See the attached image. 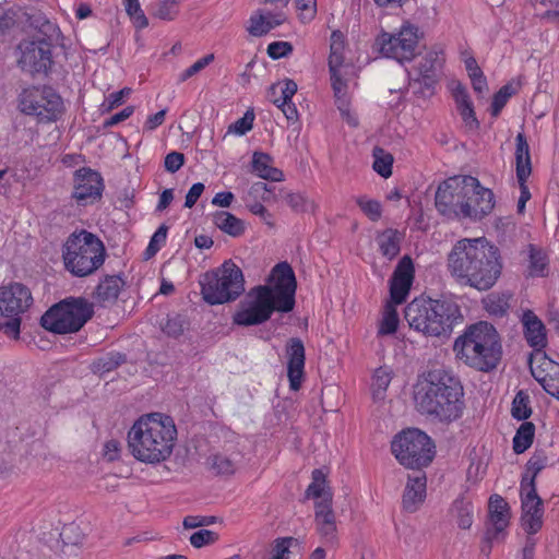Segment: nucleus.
I'll use <instances>...</instances> for the list:
<instances>
[{
	"label": "nucleus",
	"mask_w": 559,
	"mask_h": 559,
	"mask_svg": "<svg viewBox=\"0 0 559 559\" xmlns=\"http://www.w3.org/2000/svg\"><path fill=\"white\" fill-rule=\"evenodd\" d=\"M448 271L455 281L477 290H488L502 272L499 249L485 238H464L448 254Z\"/></svg>",
	"instance_id": "1"
},
{
	"label": "nucleus",
	"mask_w": 559,
	"mask_h": 559,
	"mask_svg": "<svg viewBox=\"0 0 559 559\" xmlns=\"http://www.w3.org/2000/svg\"><path fill=\"white\" fill-rule=\"evenodd\" d=\"M461 381L450 371L429 370L416 385L414 400L417 409L443 424L460 419L465 408Z\"/></svg>",
	"instance_id": "2"
},
{
	"label": "nucleus",
	"mask_w": 559,
	"mask_h": 559,
	"mask_svg": "<svg viewBox=\"0 0 559 559\" xmlns=\"http://www.w3.org/2000/svg\"><path fill=\"white\" fill-rule=\"evenodd\" d=\"M177 429L170 416L160 413L140 417L128 432V447L140 462L156 464L167 460L175 445Z\"/></svg>",
	"instance_id": "3"
},
{
	"label": "nucleus",
	"mask_w": 559,
	"mask_h": 559,
	"mask_svg": "<svg viewBox=\"0 0 559 559\" xmlns=\"http://www.w3.org/2000/svg\"><path fill=\"white\" fill-rule=\"evenodd\" d=\"M455 358L479 372H491L502 359V341L493 324L479 321L468 325L453 344Z\"/></svg>",
	"instance_id": "4"
},
{
	"label": "nucleus",
	"mask_w": 559,
	"mask_h": 559,
	"mask_svg": "<svg viewBox=\"0 0 559 559\" xmlns=\"http://www.w3.org/2000/svg\"><path fill=\"white\" fill-rule=\"evenodd\" d=\"M404 318L412 329L435 337L449 336L463 319L456 302L431 298H415L406 306Z\"/></svg>",
	"instance_id": "5"
},
{
	"label": "nucleus",
	"mask_w": 559,
	"mask_h": 559,
	"mask_svg": "<svg viewBox=\"0 0 559 559\" xmlns=\"http://www.w3.org/2000/svg\"><path fill=\"white\" fill-rule=\"evenodd\" d=\"M106 257L104 242L86 229L74 230L62 245L64 269L76 277L93 274L104 264Z\"/></svg>",
	"instance_id": "6"
},
{
	"label": "nucleus",
	"mask_w": 559,
	"mask_h": 559,
	"mask_svg": "<svg viewBox=\"0 0 559 559\" xmlns=\"http://www.w3.org/2000/svg\"><path fill=\"white\" fill-rule=\"evenodd\" d=\"M94 316V306L83 297H68L51 306L40 318L41 326L55 334L80 331Z\"/></svg>",
	"instance_id": "7"
},
{
	"label": "nucleus",
	"mask_w": 559,
	"mask_h": 559,
	"mask_svg": "<svg viewBox=\"0 0 559 559\" xmlns=\"http://www.w3.org/2000/svg\"><path fill=\"white\" fill-rule=\"evenodd\" d=\"M201 294L209 305H223L236 300L245 292L243 273L231 261L206 272L200 280Z\"/></svg>",
	"instance_id": "8"
},
{
	"label": "nucleus",
	"mask_w": 559,
	"mask_h": 559,
	"mask_svg": "<svg viewBox=\"0 0 559 559\" xmlns=\"http://www.w3.org/2000/svg\"><path fill=\"white\" fill-rule=\"evenodd\" d=\"M477 186V178L472 176H454L442 181L435 195V205L440 215L447 219L471 218V192Z\"/></svg>",
	"instance_id": "9"
},
{
	"label": "nucleus",
	"mask_w": 559,
	"mask_h": 559,
	"mask_svg": "<svg viewBox=\"0 0 559 559\" xmlns=\"http://www.w3.org/2000/svg\"><path fill=\"white\" fill-rule=\"evenodd\" d=\"M435 448L431 438L417 428L401 431L391 442L392 453L399 463L416 471H421L432 462Z\"/></svg>",
	"instance_id": "10"
},
{
	"label": "nucleus",
	"mask_w": 559,
	"mask_h": 559,
	"mask_svg": "<svg viewBox=\"0 0 559 559\" xmlns=\"http://www.w3.org/2000/svg\"><path fill=\"white\" fill-rule=\"evenodd\" d=\"M275 311L282 312L280 301L271 294L270 286L258 285L240 301L233 322L240 326L259 325L270 320Z\"/></svg>",
	"instance_id": "11"
},
{
	"label": "nucleus",
	"mask_w": 559,
	"mask_h": 559,
	"mask_svg": "<svg viewBox=\"0 0 559 559\" xmlns=\"http://www.w3.org/2000/svg\"><path fill=\"white\" fill-rule=\"evenodd\" d=\"M33 302L31 290L20 283L0 286V330L14 338L19 337L22 314Z\"/></svg>",
	"instance_id": "12"
},
{
	"label": "nucleus",
	"mask_w": 559,
	"mask_h": 559,
	"mask_svg": "<svg viewBox=\"0 0 559 559\" xmlns=\"http://www.w3.org/2000/svg\"><path fill=\"white\" fill-rule=\"evenodd\" d=\"M19 107L25 115L33 116L38 122L57 121L63 110L61 96L51 87H31L20 95Z\"/></svg>",
	"instance_id": "13"
},
{
	"label": "nucleus",
	"mask_w": 559,
	"mask_h": 559,
	"mask_svg": "<svg viewBox=\"0 0 559 559\" xmlns=\"http://www.w3.org/2000/svg\"><path fill=\"white\" fill-rule=\"evenodd\" d=\"M418 40V27L411 23H405L397 34L382 32L376 38L374 46L382 56L403 62L415 58Z\"/></svg>",
	"instance_id": "14"
},
{
	"label": "nucleus",
	"mask_w": 559,
	"mask_h": 559,
	"mask_svg": "<svg viewBox=\"0 0 559 559\" xmlns=\"http://www.w3.org/2000/svg\"><path fill=\"white\" fill-rule=\"evenodd\" d=\"M269 281L273 283V285H269L271 294L280 301L282 312H290L296 304L297 288L293 267L287 262L277 263L273 267Z\"/></svg>",
	"instance_id": "15"
},
{
	"label": "nucleus",
	"mask_w": 559,
	"mask_h": 559,
	"mask_svg": "<svg viewBox=\"0 0 559 559\" xmlns=\"http://www.w3.org/2000/svg\"><path fill=\"white\" fill-rule=\"evenodd\" d=\"M103 190L104 180L98 171L90 167L75 170L71 197L79 205L93 204L102 198Z\"/></svg>",
	"instance_id": "16"
},
{
	"label": "nucleus",
	"mask_w": 559,
	"mask_h": 559,
	"mask_svg": "<svg viewBox=\"0 0 559 559\" xmlns=\"http://www.w3.org/2000/svg\"><path fill=\"white\" fill-rule=\"evenodd\" d=\"M21 57L19 64L23 71L35 73H47L52 66L51 47L45 41L36 39L23 40L19 45Z\"/></svg>",
	"instance_id": "17"
},
{
	"label": "nucleus",
	"mask_w": 559,
	"mask_h": 559,
	"mask_svg": "<svg viewBox=\"0 0 559 559\" xmlns=\"http://www.w3.org/2000/svg\"><path fill=\"white\" fill-rule=\"evenodd\" d=\"M522 526L530 534H536L543 526L544 502L536 486L520 484Z\"/></svg>",
	"instance_id": "18"
},
{
	"label": "nucleus",
	"mask_w": 559,
	"mask_h": 559,
	"mask_svg": "<svg viewBox=\"0 0 559 559\" xmlns=\"http://www.w3.org/2000/svg\"><path fill=\"white\" fill-rule=\"evenodd\" d=\"M287 354V377L289 380V388L293 391H298L301 386L304 379L305 368V346L300 338L293 337L286 345Z\"/></svg>",
	"instance_id": "19"
},
{
	"label": "nucleus",
	"mask_w": 559,
	"mask_h": 559,
	"mask_svg": "<svg viewBox=\"0 0 559 559\" xmlns=\"http://www.w3.org/2000/svg\"><path fill=\"white\" fill-rule=\"evenodd\" d=\"M314 521L317 532L326 546L334 547L337 544L335 514L329 499L317 501L314 504Z\"/></svg>",
	"instance_id": "20"
},
{
	"label": "nucleus",
	"mask_w": 559,
	"mask_h": 559,
	"mask_svg": "<svg viewBox=\"0 0 559 559\" xmlns=\"http://www.w3.org/2000/svg\"><path fill=\"white\" fill-rule=\"evenodd\" d=\"M524 337L527 344L534 348L533 358L544 354L547 346L546 328L543 321L532 311L525 310L522 316Z\"/></svg>",
	"instance_id": "21"
},
{
	"label": "nucleus",
	"mask_w": 559,
	"mask_h": 559,
	"mask_svg": "<svg viewBox=\"0 0 559 559\" xmlns=\"http://www.w3.org/2000/svg\"><path fill=\"white\" fill-rule=\"evenodd\" d=\"M426 490L427 477L425 472L416 471L414 475H408L402 499L403 509L409 513L416 512L425 501Z\"/></svg>",
	"instance_id": "22"
},
{
	"label": "nucleus",
	"mask_w": 559,
	"mask_h": 559,
	"mask_svg": "<svg viewBox=\"0 0 559 559\" xmlns=\"http://www.w3.org/2000/svg\"><path fill=\"white\" fill-rule=\"evenodd\" d=\"M286 21L283 12H270L258 10L249 19L247 31L250 35L261 37L266 35L271 29L282 25Z\"/></svg>",
	"instance_id": "23"
},
{
	"label": "nucleus",
	"mask_w": 559,
	"mask_h": 559,
	"mask_svg": "<svg viewBox=\"0 0 559 559\" xmlns=\"http://www.w3.org/2000/svg\"><path fill=\"white\" fill-rule=\"evenodd\" d=\"M469 200H465L466 204L471 207V218L481 219L488 215L495 206V195L490 189L483 187L477 180V186L474 191L468 195Z\"/></svg>",
	"instance_id": "24"
},
{
	"label": "nucleus",
	"mask_w": 559,
	"mask_h": 559,
	"mask_svg": "<svg viewBox=\"0 0 559 559\" xmlns=\"http://www.w3.org/2000/svg\"><path fill=\"white\" fill-rule=\"evenodd\" d=\"M530 369L534 379L543 386L544 379H551L554 382L559 381V364L551 360L544 353L537 358L530 356Z\"/></svg>",
	"instance_id": "25"
},
{
	"label": "nucleus",
	"mask_w": 559,
	"mask_h": 559,
	"mask_svg": "<svg viewBox=\"0 0 559 559\" xmlns=\"http://www.w3.org/2000/svg\"><path fill=\"white\" fill-rule=\"evenodd\" d=\"M515 173L518 181H527L532 174L530 145L523 133L515 138Z\"/></svg>",
	"instance_id": "26"
},
{
	"label": "nucleus",
	"mask_w": 559,
	"mask_h": 559,
	"mask_svg": "<svg viewBox=\"0 0 559 559\" xmlns=\"http://www.w3.org/2000/svg\"><path fill=\"white\" fill-rule=\"evenodd\" d=\"M551 462L545 449H535L534 453L525 465V472L522 475L521 484L536 486L537 475Z\"/></svg>",
	"instance_id": "27"
},
{
	"label": "nucleus",
	"mask_w": 559,
	"mask_h": 559,
	"mask_svg": "<svg viewBox=\"0 0 559 559\" xmlns=\"http://www.w3.org/2000/svg\"><path fill=\"white\" fill-rule=\"evenodd\" d=\"M403 238L404 235L394 228H386L378 234L377 242L382 255L389 260L394 259L400 253Z\"/></svg>",
	"instance_id": "28"
},
{
	"label": "nucleus",
	"mask_w": 559,
	"mask_h": 559,
	"mask_svg": "<svg viewBox=\"0 0 559 559\" xmlns=\"http://www.w3.org/2000/svg\"><path fill=\"white\" fill-rule=\"evenodd\" d=\"M511 299L509 292H492L483 299L484 309L492 317L502 318L508 314Z\"/></svg>",
	"instance_id": "29"
},
{
	"label": "nucleus",
	"mask_w": 559,
	"mask_h": 559,
	"mask_svg": "<svg viewBox=\"0 0 559 559\" xmlns=\"http://www.w3.org/2000/svg\"><path fill=\"white\" fill-rule=\"evenodd\" d=\"M212 221L218 229L231 237H240L246 230L243 221L226 211L215 212Z\"/></svg>",
	"instance_id": "30"
},
{
	"label": "nucleus",
	"mask_w": 559,
	"mask_h": 559,
	"mask_svg": "<svg viewBox=\"0 0 559 559\" xmlns=\"http://www.w3.org/2000/svg\"><path fill=\"white\" fill-rule=\"evenodd\" d=\"M271 162L272 158L269 154L254 152L252 156V170L264 180L281 181L283 179V173L273 167Z\"/></svg>",
	"instance_id": "31"
},
{
	"label": "nucleus",
	"mask_w": 559,
	"mask_h": 559,
	"mask_svg": "<svg viewBox=\"0 0 559 559\" xmlns=\"http://www.w3.org/2000/svg\"><path fill=\"white\" fill-rule=\"evenodd\" d=\"M311 479L312 480L305 492L306 498H321L320 501H325L328 500L329 497V502L332 503L333 495L330 487L328 486L326 474L323 472V469H313L311 474Z\"/></svg>",
	"instance_id": "32"
},
{
	"label": "nucleus",
	"mask_w": 559,
	"mask_h": 559,
	"mask_svg": "<svg viewBox=\"0 0 559 559\" xmlns=\"http://www.w3.org/2000/svg\"><path fill=\"white\" fill-rule=\"evenodd\" d=\"M123 285L122 280L119 276H106L104 281H102L94 293V297L99 302H114L121 290Z\"/></svg>",
	"instance_id": "33"
},
{
	"label": "nucleus",
	"mask_w": 559,
	"mask_h": 559,
	"mask_svg": "<svg viewBox=\"0 0 559 559\" xmlns=\"http://www.w3.org/2000/svg\"><path fill=\"white\" fill-rule=\"evenodd\" d=\"M488 513L490 524L509 525L510 507L501 496L492 495L489 498Z\"/></svg>",
	"instance_id": "34"
},
{
	"label": "nucleus",
	"mask_w": 559,
	"mask_h": 559,
	"mask_svg": "<svg viewBox=\"0 0 559 559\" xmlns=\"http://www.w3.org/2000/svg\"><path fill=\"white\" fill-rule=\"evenodd\" d=\"M127 361V356L119 352H109L93 360L91 370L94 373H108Z\"/></svg>",
	"instance_id": "35"
},
{
	"label": "nucleus",
	"mask_w": 559,
	"mask_h": 559,
	"mask_svg": "<svg viewBox=\"0 0 559 559\" xmlns=\"http://www.w3.org/2000/svg\"><path fill=\"white\" fill-rule=\"evenodd\" d=\"M345 37L341 31L331 34L329 71L340 70L344 63Z\"/></svg>",
	"instance_id": "36"
},
{
	"label": "nucleus",
	"mask_w": 559,
	"mask_h": 559,
	"mask_svg": "<svg viewBox=\"0 0 559 559\" xmlns=\"http://www.w3.org/2000/svg\"><path fill=\"white\" fill-rule=\"evenodd\" d=\"M535 436V425L531 421H524L518 428L513 438V451L516 454L524 453L533 443Z\"/></svg>",
	"instance_id": "37"
},
{
	"label": "nucleus",
	"mask_w": 559,
	"mask_h": 559,
	"mask_svg": "<svg viewBox=\"0 0 559 559\" xmlns=\"http://www.w3.org/2000/svg\"><path fill=\"white\" fill-rule=\"evenodd\" d=\"M330 76L337 108L346 112L348 110L347 82L342 79L340 70L330 71Z\"/></svg>",
	"instance_id": "38"
},
{
	"label": "nucleus",
	"mask_w": 559,
	"mask_h": 559,
	"mask_svg": "<svg viewBox=\"0 0 559 559\" xmlns=\"http://www.w3.org/2000/svg\"><path fill=\"white\" fill-rule=\"evenodd\" d=\"M207 462L211 469L217 475H231L236 471V461L230 455L224 453L212 454Z\"/></svg>",
	"instance_id": "39"
},
{
	"label": "nucleus",
	"mask_w": 559,
	"mask_h": 559,
	"mask_svg": "<svg viewBox=\"0 0 559 559\" xmlns=\"http://www.w3.org/2000/svg\"><path fill=\"white\" fill-rule=\"evenodd\" d=\"M452 511L455 513L459 527L468 530L473 524V506L464 499L453 502Z\"/></svg>",
	"instance_id": "40"
},
{
	"label": "nucleus",
	"mask_w": 559,
	"mask_h": 559,
	"mask_svg": "<svg viewBox=\"0 0 559 559\" xmlns=\"http://www.w3.org/2000/svg\"><path fill=\"white\" fill-rule=\"evenodd\" d=\"M512 417L518 420H525L532 414V408L530 406V396L524 391H519L512 402L511 408Z\"/></svg>",
	"instance_id": "41"
},
{
	"label": "nucleus",
	"mask_w": 559,
	"mask_h": 559,
	"mask_svg": "<svg viewBox=\"0 0 559 559\" xmlns=\"http://www.w3.org/2000/svg\"><path fill=\"white\" fill-rule=\"evenodd\" d=\"M189 322L182 314L168 316L162 330L169 337L177 338L188 329Z\"/></svg>",
	"instance_id": "42"
},
{
	"label": "nucleus",
	"mask_w": 559,
	"mask_h": 559,
	"mask_svg": "<svg viewBox=\"0 0 559 559\" xmlns=\"http://www.w3.org/2000/svg\"><path fill=\"white\" fill-rule=\"evenodd\" d=\"M548 260L546 253L534 247L530 246V273L533 276H544L547 269Z\"/></svg>",
	"instance_id": "43"
},
{
	"label": "nucleus",
	"mask_w": 559,
	"mask_h": 559,
	"mask_svg": "<svg viewBox=\"0 0 559 559\" xmlns=\"http://www.w3.org/2000/svg\"><path fill=\"white\" fill-rule=\"evenodd\" d=\"M516 88L511 83L503 85L492 97L490 108L491 115L493 117H498L503 107L507 105L509 98L516 94Z\"/></svg>",
	"instance_id": "44"
},
{
	"label": "nucleus",
	"mask_w": 559,
	"mask_h": 559,
	"mask_svg": "<svg viewBox=\"0 0 559 559\" xmlns=\"http://www.w3.org/2000/svg\"><path fill=\"white\" fill-rule=\"evenodd\" d=\"M443 53L438 51L428 52L419 64V74H430L437 76V71L443 64Z\"/></svg>",
	"instance_id": "45"
},
{
	"label": "nucleus",
	"mask_w": 559,
	"mask_h": 559,
	"mask_svg": "<svg viewBox=\"0 0 559 559\" xmlns=\"http://www.w3.org/2000/svg\"><path fill=\"white\" fill-rule=\"evenodd\" d=\"M414 264L409 255H404L397 263L391 280L412 284L414 280Z\"/></svg>",
	"instance_id": "46"
},
{
	"label": "nucleus",
	"mask_w": 559,
	"mask_h": 559,
	"mask_svg": "<svg viewBox=\"0 0 559 559\" xmlns=\"http://www.w3.org/2000/svg\"><path fill=\"white\" fill-rule=\"evenodd\" d=\"M59 37H60L59 27L55 23L47 20L46 23H44L37 29V34L34 35L33 38L38 41H45L46 44H48L49 47L52 48L55 43L58 41Z\"/></svg>",
	"instance_id": "47"
},
{
	"label": "nucleus",
	"mask_w": 559,
	"mask_h": 559,
	"mask_svg": "<svg viewBox=\"0 0 559 559\" xmlns=\"http://www.w3.org/2000/svg\"><path fill=\"white\" fill-rule=\"evenodd\" d=\"M123 5L138 28H145L148 25V20L141 9L139 0H123Z\"/></svg>",
	"instance_id": "48"
},
{
	"label": "nucleus",
	"mask_w": 559,
	"mask_h": 559,
	"mask_svg": "<svg viewBox=\"0 0 559 559\" xmlns=\"http://www.w3.org/2000/svg\"><path fill=\"white\" fill-rule=\"evenodd\" d=\"M393 157L390 154H383V150L378 148L374 151V160L372 168L383 178H389L392 175Z\"/></svg>",
	"instance_id": "49"
},
{
	"label": "nucleus",
	"mask_w": 559,
	"mask_h": 559,
	"mask_svg": "<svg viewBox=\"0 0 559 559\" xmlns=\"http://www.w3.org/2000/svg\"><path fill=\"white\" fill-rule=\"evenodd\" d=\"M391 372L385 368H379L374 371L372 377V390L376 399L383 397L385 390L391 382Z\"/></svg>",
	"instance_id": "50"
},
{
	"label": "nucleus",
	"mask_w": 559,
	"mask_h": 559,
	"mask_svg": "<svg viewBox=\"0 0 559 559\" xmlns=\"http://www.w3.org/2000/svg\"><path fill=\"white\" fill-rule=\"evenodd\" d=\"M399 326V316L394 308H388L383 314V318L379 324L378 335H391L394 334Z\"/></svg>",
	"instance_id": "51"
},
{
	"label": "nucleus",
	"mask_w": 559,
	"mask_h": 559,
	"mask_svg": "<svg viewBox=\"0 0 559 559\" xmlns=\"http://www.w3.org/2000/svg\"><path fill=\"white\" fill-rule=\"evenodd\" d=\"M356 203L370 221L377 222L381 218L382 207L379 201L359 197Z\"/></svg>",
	"instance_id": "52"
},
{
	"label": "nucleus",
	"mask_w": 559,
	"mask_h": 559,
	"mask_svg": "<svg viewBox=\"0 0 559 559\" xmlns=\"http://www.w3.org/2000/svg\"><path fill=\"white\" fill-rule=\"evenodd\" d=\"M168 227L165 224H162L152 236L148 246L144 251V257L146 260L153 258L160 249V245L166 241Z\"/></svg>",
	"instance_id": "53"
},
{
	"label": "nucleus",
	"mask_w": 559,
	"mask_h": 559,
	"mask_svg": "<svg viewBox=\"0 0 559 559\" xmlns=\"http://www.w3.org/2000/svg\"><path fill=\"white\" fill-rule=\"evenodd\" d=\"M130 87H123L122 90L118 92L110 93L105 100L102 104V111L103 112H109L116 107L123 104L124 98L128 97L131 94Z\"/></svg>",
	"instance_id": "54"
},
{
	"label": "nucleus",
	"mask_w": 559,
	"mask_h": 559,
	"mask_svg": "<svg viewBox=\"0 0 559 559\" xmlns=\"http://www.w3.org/2000/svg\"><path fill=\"white\" fill-rule=\"evenodd\" d=\"M437 82L436 75L430 74H419L418 79H413L409 83V85L415 88V93H420L421 95L426 96L427 92L429 94H432L433 86Z\"/></svg>",
	"instance_id": "55"
},
{
	"label": "nucleus",
	"mask_w": 559,
	"mask_h": 559,
	"mask_svg": "<svg viewBox=\"0 0 559 559\" xmlns=\"http://www.w3.org/2000/svg\"><path fill=\"white\" fill-rule=\"evenodd\" d=\"M217 540L218 534L205 528H202L190 536V544L194 548H201L203 546L212 545Z\"/></svg>",
	"instance_id": "56"
},
{
	"label": "nucleus",
	"mask_w": 559,
	"mask_h": 559,
	"mask_svg": "<svg viewBox=\"0 0 559 559\" xmlns=\"http://www.w3.org/2000/svg\"><path fill=\"white\" fill-rule=\"evenodd\" d=\"M178 1L179 0L162 1L155 10L154 16L164 21L174 20L178 14Z\"/></svg>",
	"instance_id": "57"
},
{
	"label": "nucleus",
	"mask_w": 559,
	"mask_h": 559,
	"mask_svg": "<svg viewBox=\"0 0 559 559\" xmlns=\"http://www.w3.org/2000/svg\"><path fill=\"white\" fill-rule=\"evenodd\" d=\"M412 284L391 280L390 296L391 300L396 304H403L409 293Z\"/></svg>",
	"instance_id": "58"
},
{
	"label": "nucleus",
	"mask_w": 559,
	"mask_h": 559,
	"mask_svg": "<svg viewBox=\"0 0 559 559\" xmlns=\"http://www.w3.org/2000/svg\"><path fill=\"white\" fill-rule=\"evenodd\" d=\"M287 204L292 207V210L296 213H304L312 209V202H310L304 194L301 193H288L285 197Z\"/></svg>",
	"instance_id": "59"
},
{
	"label": "nucleus",
	"mask_w": 559,
	"mask_h": 559,
	"mask_svg": "<svg viewBox=\"0 0 559 559\" xmlns=\"http://www.w3.org/2000/svg\"><path fill=\"white\" fill-rule=\"evenodd\" d=\"M217 518L213 515H187L182 521L186 530L205 527L216 523Z\"/></svg>",
	"instance_id": "60"
},
{
	"label": "nucleus",
	"mask_w": 559,
	"mask_h": 559,
	"mask_svg": "<svg viewBox=\"0 0 559 559\" xmlns=\"http://www.w3.org/2000/svg\"><path fill=\"white\" fill-rule=\"evenodd\" d=\"M214 60V55L209 53L199 60H197L192 66L187 68L179 76L180 82H185L188 79L192 78L200 71H202L204 68H206L212 61Z\"/></svg>",
	"instance_id": "61"
},
{
	"label": "nucleus",
	"mask_w": 559,
	"mask_h": 559,
	"mask_svg": "<svg viewBox=\"0 0 559 559\" xmlns=\"http://www.w3.org/2000/svg\"><path fill=\"white\" fill-rule=\"evenodd\" d=\"M267 55L273 60L287 57L293 51V45L288 41H273L267 46Z\"/></svg>",
	"instance_id": "62"
},
{
	"label": "nucleus",
	"mask_w": 559,
	"mask_h": 559,
	"mask_svg": "<svg viewBox=\"0 0 559 559\" xmlns=\"http://www.w3.org/2000/svg\"><path fill=\"white\" fill-rule=\"evenodd\" d=\"M254 114L251 110H247L245 116L238 119L235 123L229 127V131L235 132L239 135L246 134L253 127Z\"/></svg>",
	"instance_id": "63"
},
{
	"label": "nucleus",
	"mask_w": 559,
	"mask_h": 559,
	"mask_svg": "<svg viewBox=\"0 0 559 559\" xmlns=\"http://www.w3.org/2000/svg\"><path fill=\"white\" fill-rule=\"evenodd\" d=\"M294 540L293 537L277 538L272 548V559H288L289 547Z\"/></svg>",
	"instance_id": "64"
}]
</instances>
